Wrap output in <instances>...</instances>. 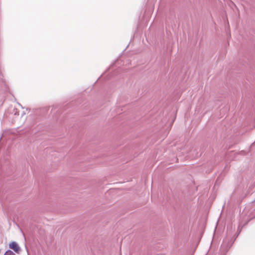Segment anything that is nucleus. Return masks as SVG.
<instances>
[{"label":"nucleus","instance_id":"obj_2","mask_svg":"<svg viewBox=\"0 0 255 255\" xmlns=\"http://www.w3.org/2000/svg\"><path fill=\"white\" fill-rule=\"evenodd\" d=\"M4 255H15V254L11 250H7Z\"/></svg>","mask_w":255,"mask_h":255},{"label":"nucleus","instance_id":"obj_1","mask_svg":"<svg viewBox=\"0 0 255 255\" xmlns=\"http://www.w3.org/2000/svg\"><path fill=\"white\" fill-rule=\"evenodd\" d=\"M10 249L13 250L16 253H19L20 251V248L17 243L15 242H12L9 245Z\"/></svg>","mask_w":255,"mask_h":255}]
</instances>
